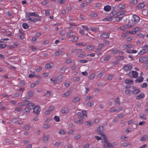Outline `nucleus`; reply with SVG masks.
Returning <instances> with one entry per match:
<instances>
[{
    "instance_id": "31",
    "label": "nucleus",
    "mask_w": 148,
    "mask_h": 148,
    "mask_svg": "<svg viewBox=\"0 0 148 148\" xmlns=\"http://www.w3.org/2000/svg\"><path fill=\"white\" fill-rule=\"evenodd\" d=\"M148 139V137L146 135H145L141 137L140 140L141 141H143Z\"/></svg>"
},
{
    "instance_id": "61",
    "label": "nucleus",
    "mask_w": 148,
    "mask_h": 148,
    "mask_svg": "<svg viewBox=\"0 0 148 148\" xmlns=\"http://www.w3.org/2000/svg\"><path fill=\"white\" fill-rule=\"evenodd\" d=\"M34 21H33L35 23L36 22H37L38 21H41L40 18V17L39 18H34Z\"/></svg>"
},
{
    "instance_id": "13",
    "label": "nucleus",
    "mask_w": 148,
    "mask_h": 148,
    "mask_svg": "<svg viewBox=\"0 0 148 148\" xmlns=\"http://www.w3.org/2000/svg\"><path fill=\"white\" fill-rule=\"evenodd\" d=\"M125 6L124 4H120L117 7V9L118 10H120L124 9Z\"/></svg>"
},
{
    "instance_id": "51",
    "label": "nucleus",
    "mask_w": 148,
    "mask_h": 148,
    "mask_svg": "<svg viewBox=\"0 0 148 148\" xmlns=\"http://www.w3.org/2000/svg\"><path fill=\"white\" fill-rule=\"evenodd\" d=\"M123 108L121 107H120L118 109H116L115 110L117 112H119L120 111L123 110Z\"/></svg>"
},
{
    "instance_id": "23",
    "label": "nucleus",
    "mask_w": 148,
    "mask_h": 148,
    "mask_svg": "<svg viewBox=\"0 0 148 148\" xmlns=\"http://www.w3.org/2000/svg\"><path fill=\"white\" fill-rule=\"evenodd\" d=\"M143 77L141 76H140V77L138 78V79H137L135 80V82L137 83V82L140 83L143 81Z\"/></svg>"
},
{
    "instance_id": "10",
    "label": "nucleus",
    "mask_w": 148,
    "mask_h": 148,
    "mask_svg": "<svg viewBox=\"0 0 148 148\" xmlns=\"http://www.w3.org/2000/svg\"><path fill=\"white\" fill-rule=\"evenodd\" d=\"M78 118H80V119L78 121H76V120H74V122L77 124H82L83 123V121L82 120L83 118L82 116H78Z\"/></svg>"
},
{
    "instance_id": "48",
    "label": "nucleus",
    "mask_w": 148,
    "mask_h": 148,
    "mask_svg": "<svg viewBox=\"0 0 148 148\" xmlns=\"http://www.w3.org/2000/svg\"><path fill=\"white\" fill-rule=\"evenodd\" d=\"M50 126L47 124H45L43 125V127L45 129H47L50 127Z\"/></svg>"
},
{
    "instance_id": "34",
    "label": "nucleus",
    "mask_w": 148,
    "mask_h": 148,
    "mask_svg": "<svg viewBox=\"0 0 148 148\" xmlns=\"http://www.w3.org/2000/svg\"><path fill=\"white\" fill-rule=\"evenodd\" d=\"M110 58V56L109 55H106L103 58L104 61H107Z\"/></svg>"
},
{
    "instance_id": "44",
    "label": "nucleus",
    "mask_w": 148,
    "mask_h": 148,
    "mask_svg": "<svg viewBox=\"0 0 148 148\" xmlns=\"http://www.w3.org/2000/svg\"><path fill=\"white\" fill-rule=\"evenodd\" d=\"M147 84L146 83H144L140 85V86L142 88H145L147 86Z\"/></svg>"
},
{
    "instance_id": "63",
    "label": "nucleus",
    "mask_w": 148,
    "mask_h": 148,
    "mask_svg": "<svg viewBox=\"0 0 148 148\" xmlns=\"http://www.w3.org/2000/svg\"><path fill=\"white\" fill-rule=\"evenodd\" d=\"M22 108L21 107H17L15 108V110L18 112L22 111Z\"/></svg>"
},
{
    "instance_id": "1",
    "label": "nucleus",
    "mask_w": 148,
    "mask_h": 148,
    "mask_svg": "<svg viewBox=\"0 0 148 148\" xmlns=\"http://www.w3.org/2000/svg\"><path fill=\"white\" fill-rule=\"evenodd\" d=\"M66 36L68 38L73 37L71 40V41L72 42H75L78 39V37L76 36L75 32H68L67 33Z\"/></svg>"
},
{
    "instance_id": "24",
    "label": "nucleus",
    "mask_w": 148,
    "mask_h": 148,
    "mask_svg": "<svg viewBox=\"0 0 148 148\" xmlns=\"http://www.w3.org/2000/svg\"><path fill=\"white\" fill-rule=\"evenodd\" d=\"M104 47V45L103 44L101 43L99 45L98 48L97 50L99 51H100L101 49Z\"/></svg>"
},
{
    "instance_id": "29",
    "label": "nucleus",
    "mask_w": 148,
    "mask_h": 148,
    "mask_svg": "<svg viewBox=\"0 0 148 148\" xmlns=\"http://www.w3.org/2000/svg\"><path fill=\"white\" fill-rule=\"evenodd\" d=\"M80 101V99L78 97H75L72 100V101L75 103L78 102Z\"/></svg>"
},
{
    "instance_id": "38",
    "label": "nucleus",
    "mask_w": 148,
    "mask_h": 148,
    "mask_svg": "<svg viewBox=\"0 0 148 148\" xmlns=\"http://www.w3.org/2000/svg\"><path fill=\"white\" fill-rule=\"evenodd\" d=\"M22 26L24 29H27L29 27V26L27 23H23Z\"/></svg>"
},
{
    "instance_id": "36",
    "label": "nucleus",
    "mask_w": 148,
    "mask_h": 148,
    "mask_svg": "<svg viewBox=\"0 0 148 148\" xmlns=\"http://www.w3.org/2000/svg\"><path fill=\"white\" fill-rule=\"evenodd\" d=\"M125 83L126 84H133L132 80H130L129 79H127L125 81Z\"/></svg>"
},
{
    "instance_id": "30",
    "label": "nucleus",
    "mask_w": 148,
    "mask_h": 148,
    "mask_svg": "<svg viewBox=\"0 0 148 148\" xmlns=\"http://www.w3.org/2000/svg\"><path fill=\"white\" fill-rule=\"evenodd\" d=\"M86 54L85 53H82L78 55V57L80 58H84L86 57Z\"/></svg>"
},
{
    "instance_id": "11",
    "label": "nucleus",
    "mask_w": 148,
    "mask_h": 148,
    "mask_svg": "<svg viewBox=\"0 0 148 148\" xmlns=\"http://www.w3.org/2000/svg\"><path fill=\"white\" fill-rule=\"evenodd\" d=\"M148 60V58L146 56H144L139 58V61L141 62H143L147 61Z\"/></svg>"
},
{
    "instance_id": "40",
    "label": "nucleus",
    "mask_w": 148,
    "mask_h": 148,
    "mask_svg": "<svg viewBox=\"0 0 148 148\" xmlns=\"http://www.w3.org/2000/svg\"><path fill=\"white\" fill-rule=\"evenodd\" d=\"M93 48V46L92 45H89L87 46L86 49L89 50H92Z\"/></svg>"
},
{
    "instance_id": "42",
    "label": "nucleus",
    "mask_w": 148,
    "mask_h": 148,
    "mask_svg": "<svg viewBox=\"0 0 148 148\" xmlns=\"http://www.w3.org/2000/svg\"><path fill=\"white\" fill-rule=\"evenodd\" d=\"M53 119L57 122H59L60 121V118L58 116H55Z\"/></svg>"
},
{
    "instance_id": "20",
    "label": "nucleus",
    "mask_w": 148,
    "mask_h": 148,
    "mask_svg": "<svg viewBox=\"0 0 148 148\" xmlns=\"http://www.w3.org/2000/svg\"><path fill=\"white\" fill-rule=\"evenodd\" d=\"M145 96L143 93H141L138 95L136 97V98L137 99H140L144 97Z\"/></svg>"
},
{
    "instance_id": "58",
    "label": "nucleus",
    "mask_w": 148,
    "mask_h": 148,
    "mask_svg": "<svg viewBox=\"0 0 148 148\" xmlns=\"http://www.w3.org/2000/svg\"><path fill=\"white\" fill-rule=\"evenodd\" d=\"M88 61V60H79V62L82 63H84L87 62Z\"/></svg>"
},
{
    "instance_id": "53",
    "label": "nucleus",
    "mask_w": 148,
    "mask_h": 148,
    "mask_svg": "<svg viewBox=\"0 0 148 148\" xmlns=\"http://www.w3.org/2000/svg\"><path fill=\"white\" fill-rule=\"evenodd\" d=\"M124 48L126 49H128L129 48H130L132 47L131 45H124Z\"/></svg>"
},
{
    "instance_id": "2",
    "label": "nucleus",
    "mask_w": 148,
    "mask_h": 148,
    "mask_svg": "<svg viewBox=\"0 0 148 148\" xmlns=\"http://www.w3.org/2000/svg\"><path fill=\"white\" fill-rule=\"evenodd\" d=\"M140 18L136 15H133L131 20L130 21L132 22V23L133 25V26L137 23L140 21Z\"/></svg>"
},
{
    "instance_id": "21",
    "label": "nucleus",
    "mask_w": 148,
    "mask_h": 148,
    "mask_svg": "<svg viewBox=\"0 0 148 148\" xmlns=\"http://www.w3.org/2000/svg\"><path fill=\"white\" fill-rule=\"evenodd\" d=\"M120 103V98L118 97L116 98L115 100V105L117 106H119Z\"/></svg>"
},
{
    "instance_id": "45",
    "label": "nucleus",
    "mask_w": 148,
    "mask_h": 148,
    "mask_svg": "<svg viewBox=\"0 0 148 148\" xmlns=\"http://www.w3.org/2000/svg\"><path fill=\"white\" fill-rule=\"evenodd\" d=\"M34 94V92L32 91H29L28 92V95L30 97L33 96Z\"/></svg>"
},
{
    "instance_id": "59",
    "label": "nucleus",
    "mask_w": 148,
    "mask_h": 148,
    "mask_svg": "<svg viewBox=\"0 0 148 148\" xmlns=\"http://www.w3.org/2000/svg\"><path fill=\"white\" fill-rule=\"evenodd\" d=\"M63 77L62 75H59L58 77V79L60 82H61L63 80Z\"/></svg>"
},
{
    "instance_id": "50",
    "label": "nucleus",
    "mask_w": 148,
    "mask_h": 148,
    "mask_svg": "<svg viewBox=\"0 0 148 148\" xmlns=\"http://www.w3.org/2000/svg\"><path fill=\"white\" fill-rule=\"evenodd\" d=\"M115 110H116L114 108L112 107L108 111V112L110 113L116 111Z\"/></svg>"
},
{
    "instance_id": "46",
    "label": "nucleus",
    "mask_w": 148,
    "mask_h": 148,
    "mask_svg": "<svg viewBox=\"0 0 148 148\" xmlns=\"http://www.w3.org/2000/svg\"><path fill=\"white\" fill-rule=\"evenodd\" d=\"M142 13L145 15H147L148 14L147 11L146 10H144L142 11Z\"/></svg>"
},
{
    "instance_id": "4",
    "label": "nucleus",
    "mask_w": 148,
    "mask_h": 148,
    "mask_svg": "<svg viewBox=\"0 0 148 148\" xmlns=\"http://www.w3.org/2000/svg\"><path fill=\"white\" fill-rule=\"evenodd\" d=\"M132 68V64H127L124 66L123 68V69L125 71H127L131 70Z\"/></svg>"
},
{
    "instance_id": "27",
    "label": "nucleus",
    "mask_w": 148,
    "mask_h": 148,
    "mask_svg": "<svg viewBox=\"0 0 148 148\" xmlns=\"http://www.w3.org/2000/svg\"><path fill=\"white\" fill-rule=\"evenodd\" d=\"M112 18L110 17H108V18H105L103 21H104L107 22L108 21H110L112 20Z\"/></svg>"
},
{
    "instance_id": "52",
    "label": "nucleus",
    "mask_w": 148,
    "mask_h": 148,
    "mask_svg": "<svg viewBox=\"0 0 148 148\" xmlns=\"http://www.w3.org/2000/svg\"><path fill=\"white\" fill-rule=\"evenodd\" d=\"M119 50L114 49L112 51L111 53L112 54L114 55V54H116V53L119 52Z\"/></svg>"
},
{
    "instance_id": "6",
    "label": "nucleus",
    "mask_w": 148,
    "mask_h": 148,
    "mask_svg": "<svg viewBox=\"0 0 148 148\" xmlns=\"http://www.w3.org/2000/svg\"><path fill=\"white\" fill-rule=\"evenodd\" d=\"M40 110V107L39 106H35L33 108V112L36 114H39Z\"/></svg>"
},
{
    "instance_id": "28",
    "label": "nucleus",
    "mask_w": 148,
    "mask_h": 148,
    "mask_svg": "<svg viewBox=\"0 0 148 148\" xmlns=\"http://www.w3.org/2000/svg\"><path fill=\"white\" fill-rule=\"evenodd\" d=\"M95 77V75L93 73H91L89 76H88V78L90 80H92L93 79H94Z\"/></svg>"
},
{
    "instance_id": "19",
    "label": "nucleus",
    "mask_w": 148,
    "mask_h": 148,
    "mask_svg": "<svg viewBox=\"0 0 148 148\" xmlns=\"http://www.w3.org/2000/svg\"><path fill=\"white\" fill-rule=\"evenodd\" d=\"M130 31H127L125 33L123 34L121 36V37L122 38H126L128 35L130 33Z\"/></svg>"
},
{
    "instance_id": "15",
    "label": "nucleus",
    "mask_w": 148,
    "mask_h": 148,
    "mask_svg": "<svg viewBox=\"0 0 148 148\" xmlns=\"http://www.w3.org/2000/svg\"><path fill=\"white\" fill-rule=\"evenodd\" d=\"M34 105V103H29L26 105L27 108L31 110L33 108V106Z\"/></svg>"
},
{
    "instance_id": "8",
    "label": "nucleus",
    "mask_w": 148,
    "mask_h": 148,
    "mask_svg": "<svg viewBox=\"0 0 148 148\" xmlns=\"http://www.w3.org/2000/svg\"><path fill=\"white\" fill-rule=\"evenodd\" d=\"M50 137V136L49 135H43L42 137V139L44 142L47 143L48 142L49 139Z\"/></svg>"
},
{
    "instance_id": "5",
    "label": "nucleus",
    "mask_w": 148,
    "mask_h": 148,
    "mask_svg": "<svg viewBox=\"0 0 148 148\" xmlns=\"http://www.w3.org/2000/svg\"><path fill=\"white\" fill-rule=\"evenodd\" d=\"M97 134L101 136H104V134L103 133L104 131L103 127L102 126H100L97 129Z\"/></svg>"
},
{
    "instance_id": "3",
    "label": "nucleus",
    "mask_w": 148,
    "mask_h": 148,
    "mask_svg": "<svg viewBox=\"0 0 148 148\" xmlns=\"http://www.w3.org/2000/svg\"><path fill=\"white\" fill-rule=\"evenodd\" d=\"M133 26V25L132 23V22L129 21L128 23L123 26L122 27H120L119 28L121 30L125 29H128Z\"/></svg>"
},
{
    "instance_id": "64",
    "label": "nucleus",
    "mask_w": 148,
    "mask_h": 148,
    "mask_svg": "<svg viewBox=\"0 0 148 148\" xmlns=\"http://www.w3.org/2000/svg\"><path fill=\"white\" fill-rule=\"evenodd\" d=\"M97 14L96 13H92L90 14V16L92 17H95L97 16Z\"/></svg>"
},
{
    "instance_id": "41",
    "label": "nucleus",
    "mask_w": 148,
    "mask_h": 148,
    "mask_svg": "<svg viewBox=\"0 0 148 148\" xmlns=\"http://www.w3.org/2000/svg\"><path fill=\"white\" fill-rule=\"evenodd\" d=\"M140 92V90H139L138 89H135V90H133L132 91V93L133 94H137V93H138L139 92Z\"/></svg>"
},
{
    "instance_id": "49",
    "label": "nucleus",
    "mask_w": 148,
    "mask_h": 148,
    "mask_svg": "<svg viewBox=\"0 0 148 148\" xmlns=\"http://www.w3.org/2000/svg\"><path fill=\"white\" fill-rule=\"evenodd\" d=\"M58 133L60 134H65V132L63 130H60Z\"/></svg>"
},
{
    "instance_id": "17",
    "label": "nucleus",
    "mask_w": 148,
    "mask_h": 148,
    "mask_svg": "<svg viewBox=\"0 0 148 148\" xmlns=\"http://www.w3.org/2000/svg\"><path fill=\"white\" fill-rule=\"evenodd\" d=\"M69 112V110L67 108H64L62 109L61 112L62 113H67Z\"/></svg>"
},
{
    "instance_id": "54",
    "label": "nucleus",
    "mask_w": 148,
    "mask_h": 148,
    "mask_svg": "<svg viewBox=\"0 0 148 148\" xmlns=\"http://www.w3.org/2000/svg\"><path fill=\"white\" fill-rule=\"evenodd\" d=\"M7 45L5 44H0V49H3L6 47Z\"/></svg>"
},
{
    "instance_id": "7",
    "label": "nucleus",
    "mask_w": 148,
    "mask_h": 148,
    "mask_svg": "<svg viewBox=\"0 0 148 148\" xmlns=\"http://www.w3.org/2000/svg\"><path fill=\"white\" fill-rule=\"evenodd\" d=\"M145 47L146 48V49H143L142 50H141L138 53L139 55H142L148 51V46L147 45H145Z\"/></svg>"
},
{
    "instance_id": "25",
    "label": "nucleus",
    "mask_w": 148,
    "mask_h": 148,
    "mask_svg": "<svg viewBox=\"0 0 148 148\" xmlns=\"http://www.w3.org/2000/svg\"><path fill=\"white\" fill-rule=\"evenodd\" d=\"M130 4L131 5H134L138 3L137 0H130Z\"/></svg>"
},
{
    "instance_id": "32",
    "label": "nucleus",
    "mask_w": 148,
    "mask_h": 148,
    "mask_svg": "<svg viewBox=\"0 0 148 148\" xmlns=\"http://www.w3.org/2000/svg\"><path fill=\"white\" fill-rule=\"evenodd\" d=\"M120 60L119 59H118L116 60L112 63V64L113 66H116L119 64V63Z\"/></svg>"
},
{
    "instance_id": "16",
    "label": "nucleus",
    "mask_w": 148,
    "mask_h": 148,
    "mask_svg": "<svg viewBox=\"0 0 148 148\" xmlns=\"http://www.w3.org/2000/svg\"><path fill=\"white\" fill-rule=\"evenodd\" d=\"M145 6L144 3V2L138 4L137 6L139 9H142Z\"/></svg>"
},
{
    "instance_id": "55",
    "label": "nucleus",
    "mask_w": 148,
    "mask_h": 148,
    "mask_svg": "<svg viewBox=\"0 0 148 148\" xmlns=\"http://www.w3.org/2000/svg\"><path fill=\"white\" fill-rule=\"evenodd\" d=\"M26 18L27 20L31 21L33 22V21H34V18L30 17V16H29L28 17H26Z\"/></svg>"
},
{
    "instance_id": "43",
    "label": "nucleus",
    "mask_w": 148,
    "mask_h": 148,
    "mask_svg": "<svg viewBox=\"0 0 148 148\" xmlns=\"http://www.w3.org/2000/svg\"><path fill=\"white\" fill-rule=\"evenodd\" d=\"M129 142H124L122 144V145L123 146L126 147H127L129 145Z\"/></svg>"
},
{
    "instance_id": "33",
    "label": "nucleus",
    "mask_w": 148,
    "mask_h": 148,
    "mask_svg": "<svg viewBox=\"0 0 148 148\" xmlns=\"http://www.w3.org/2000/svg\"><path fill=\"white\" fill-rule=\"evenodd\" d=\"M139 116L140 118L142 119H147L146 115L145 114H140Z\"/></svg>"
},
{
    "instance_id": "39",
    "label": "nucleus",
    "mask_w": 148,
    "mask_h": 148,
    "mask_svg": "<svg viewBox=\"0 0 148 148\" xmlns=\"http://www.w3.org/2000/svg\"><path fill=\"white\" fill-rule=\"evenodd\" d=\"M86 45V43H84L83 42L79 43L77 42L75 44V45L77 46H82L85 45Z\"/></svg>"
},
{
    "instance_id": "57",
    "label": "nucleus",
    "mask_w": 148,
    "mask_h": 148,
    "mask_svg": "<svg viewBox=\"0 0 148 148\" xmlns=\"http://www.w3.org/2000/svg\"><path fill=\"white\" fill-rule=\"evenodd\" d=\"M136 32L135 31V28H133L132 29V31L130 32V34H135L136 33Z\"/></svg>"
},
{
    "instance_id": "26",
    "label": "nucleus",
    "mask_w": 148,
    "mask_h": 148,
    "mask_svg": "<svg viewBox=\"0 0 148 148\" xmlns=\"http://www.w3.org/2000/svg\"><path fill=\"white\" fill-rule=\"evenodd\" d=\"M111 9L110 6L109 5H106L104 7V10L106 11H109Z\"/></svg>"
},
{
    "instance_id": "22",
    "label": "nucleus",
    "mask_w": 148,
    "mask_h": 148,
    "mask_svg": "<svg viewBox=\"0 0 148 148\" xmlns=\"http://www.w3.org/2000/svg\"><path fill=\"white\" fill-rule=\"evenodd\" d=\"M132 74L133 77L134 78L137 77L138 75V73L137 72L133 71H132Z\"/></svg>"
},
{
    "instance_id": "9",
    "label": "nucleus",
    "mask_w": 148,
    "mask_h": 148,
    "mask_svg": "<svg viewBox=\"0 0 148 148\" xmlns=\"http://www.w3.org/2000/svg\"><path fill=\"white\" fill-rule=\"evenodd\" d=\"M110 34V33H103L100 36V38L101 39L107 38L109 37Z\"/></svg>"
},
{
    "instance_id": "37",
    "label": "nucleus",
    "mask_w": 148,
    "mask_h": 148,
    "mask_svg": "<svg viewBox=\"0 0 148 148\" xmlns=\"http://www.w3.org/2000/svg\"><path fill=\"white\" fill-rule=\"evenodd\" d=\"M30 126L29 125H26L23 128V129L26 130H29V129Z\"/></svg>"
},
{
    "instance_id": "35",
    "label": "nucleus",
    "mask_w": 148,
    "mask_h": 148,
    "mask_svg": "<svg viewBox=\"0 0 148 148\" xmlns=\"http://www.w3.org/2000/svg\"><path fill=\"white\" fill-rule=\"evenodd\" d=\"M66 69V68L65 67H63L60 69V72L61 73H64L65 72Z\"/></svg>"
},
{
    "instance_id": "62",
    "label": "nucleus",
    "mask_w": 148,
    "mask_h": 148,
    "mask_svg": "<svg viewBox=\"0 0 148 148\" xmlns=\"http://www.w3.org/2000/svg\"><path fill=\"white\" fill-rule=\"evenodd\" d=\"M98 29L95 27H91L90 28V30L93 32H96L97 31Z\"/></svg>"
},
{
    "instance_id": "47",
    "label": "nucleus",
    "mask_w": 148,
    "mask_h": 148,
    "mask_svg": "<svg viewBox=\"0 0 148 148\" xmlns=\"http://www.w3.org/2000/svg\"><path fill=\"white\" fill-rule=\"evenodd\" d=\"M82 49H76L75 53L76 54H79L81 53Z\"/></svg>"
},
{
    "instance_id": "12",
    "label": "nucleus",
    "mask_w": 148,
    "mask_h": 148,
    "mask_svg": "<svg viewBox=\"0 0 148 148\" xmlns=\"http://www.w3.org/2000/svg\"><path fill=\"white\" fill-rule=\"evenodd\" d=\"M105 146L103 148H113V145L112 143H107V144L106 145L104 144Z\"/></svg>"
},
{
    "instance_id": "60",
    "label": "nucleus",
    "mask_w": 148,
    "mask_h": 148,
    "mask_svg": "<svg viewBox=\"0 0 148 148\" xmlns=\"http://www.w3.org/2000/svg\"><path fill=\"white\" fill-rule=\"evenodd\" d=\"M51 95V93L49 91H47L45 93V95L47 97H49Z\"/></svg>"
},
{
    "instance_id": "14",
    "label": "nucleus",
    "mask_w": 148,
    "mask_h": 148,
    "mask_svg": "<svg viewBox=\"0 0 148 148\" xmlns=\"http://www.w3.org/2000/svg\"><path fill=\"white\" fill-rule=\"evenodd\" d=\"M30 16H38V14H36L35 12H29L26 14V17Z\"/></svg>"
},
{
    "instance_id": "56",
    "label": "nucleus",
    "mask_w": 148,
    "mask_h": 148,
    "mask_svg": "<svg viewBox=\"0 0 148 148\" xmlns=\"http://www.w3.org/2000/svg\"><path fill=\"white\" fill-rule=\"evenodd\" d=\"M73 79L75 81L79 82L80 80V78L79 77H75L73 78Z\"/></svg>"
},
{
    "instance_id": "18",
    "label": "nucleus",
    "mask_w": 148,
    "mask_h": 148,
    "mask_svg": "<svg viewBox=\"0 0 148 148\" xmlns=\"http://www.w3.org/2000/svg\"><path fill=\"white\" fill-rule=\"evenodd\" d=\"M53 66V64L52 63L50 64L48 63L45 65V68L47 69H48L51 68Z\"/></svg>"
}]
</instances>
